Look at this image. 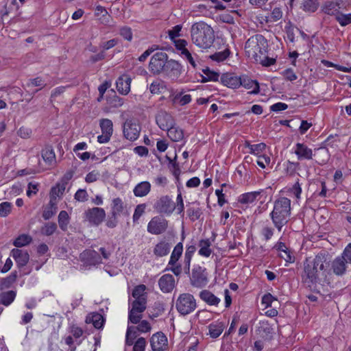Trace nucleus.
Wrapping results in <instances>:
<instances>
[{
    "instance_id": "obj_44",
    "label": "nucleus",
    "mask_w": 351,
    "mask_h": 351,
    "mask_svg": "<svg viewBox=\"0 0 351 351\" xmlns=\"http://www.w3.org/2000/svg\"><path fill=\"white\" fill-rule=\"evenodd\" d=\"M123 210V202L120 197L113 199L111 213L119 215Z\"/></svg>"
},
{
    "instance_id": "obj_32",
    "label": "nucleus",
    "mask_w": 351,
    "mask_h": 351,
    "mask_svg": "<svg viewBox=\"0 0 351 351\" xmlns=\"http://www.w3.org/2000/svg\"><path fill=\"white\" fill-rule=\"evenodd\" d=\"M165 131H167L169 138L174 142L179 141L184 137L182 130L179 127H176L175 125L169 127V128L167 129Z\"/></svg>"
},
{
    "instance_id": "obj_19",
    "label": "nucleus",
    "mask_w": 351,
    "mask_h": 351,
    "mask_svg": "<svg viewBox=\"0 0 351 351\" xmlns=\"http://www.w3.org/2000/svg\"><path fill=\"white\" fill-rule=\"evenodd\" d=\"M11 256L15 260L19 268L23 267L27 265L29 259V255L26 250L17 248L12 249Z\"/></svg>"
},
{
    "instance_id": "obj_43",
    "label": "nucleus",
    "mask_w": 351,
    "mask_h": 351,
    "mask_svg": "<svg viewBox=\"0 0 351 351\" xmlns=\"http://www.w3.org/2000/svg\"><path fill=\"white\" fill-rule=\"evenodd\" d=\"M108 104L113 108H119L123 106L124 103V100L123 98L117 96L115 93L114 92V94L112 96H109L107 98Z\"/></svg>"
},
{
    "instance_id": "obj_35",
    "label": "nucleus",
    "mask_w": 351,
    "mask_h": 351,
    "mask_svg": "<svg viewBox=\"0 0 351 351\" xmlns=\"http://www.w3.org/2000/svg\"><path fill=\"white\" fill-rule=\"evenodd\" d=\"M211 242L209 239H201L199 241V254L204 257H208L212 253L210 249Z\"/></svg>"
},
{
    "instance_id": "obj_7",
    "label": "nucleus",
    "mask_w": 351,
    "mask_h": 351,
    "mask_svg": "<svg viewBox=\"0 0 351 351\" xmlns=\"http://www.w3.org/2000/svg\"><path fill=\"white\" fill-rule=\"evenodd\" d=\"M141 127L137 120L128 119L123 125V133L124 137L130 141H134L140 134Z\"/></svg>"
},
{
    "instance_id": "obj_29",
    "label": "nucleus",
    "mask_w": 351,
    "mask_h": 351,
    "mask_svg": "<svg viewBox=\"0 0 351 351\" xmlns=\"http://www.w3.org/2000/svg\"><path fill=\"white\" fill-rule=\"evenodd\" d=\"M263 192V189L257 191L248 192L241 194L239 198L238 202L242 204H248L253 203L256 201L258 196Z\"/></svg>"
},
{
    "instance_id": "obj_25",
    "label": "nucleus",
    "mask_w": 351,
    "mask_h": 351,
    "mask_svg": "<svg viewBox=\"0 0 351 351\" xmlns=\"http://www.w3.org/2000/svg\"><path fill=\"white\" fill-rule=\"evenodd\" d=\"M195 251L196 247L195 243L186 246L183 262V270L186 274H189L190 273L191 261Z\"/></svg>"
},
{
    "instance_id": "obj_11",
    "label": "nucleus",
    "mask_w": 351,
    "mask_h": 351,
    "mask_svg": "<svg viewBox=\"0 0 351 351\" xmlns=\"http://www.w3.org/2000/svg\"><path fill=\"white\" fill-rule=\"evenodd\" d=\"M99 126L102 134L97 136V141L99 143H108L113 133V123L109 119H101L99 121Z\"/></svg>"
},
{
    "instance_id": "obj_46",
    "label": "nucleus",
    "mask_w": 351,
    "mask_h": 351,
    "mask_svg": "<svg viewBox=\"0 0 351 351\" xmlns=\"http://www.w3.org/2000/svg\"><path fill=\"white\" fill-rule=\"evenodd\" d=\"M336 20L341 26H346L351 23V14H343L337 12L335 16Z\"/></svg>"
},
{
    "instance_id": "obj_8",
    "label": "nucleus",
    "mask_w": 351,
    "mask_h": 351,
    "mask_svg": "<svg viewBox=\"0 0 351 351\" xmlns=\"http://www.w3.org/2000/svg\"><path fill=\"white\" fill-rule=\"evenodd\" d=\"M168 60V56L165 52H157L151 58L149 69L154 74L163 73Z\"/></svg>"
},
{
    "instance_id": "obj_48",
    "label": "nucleus",
    "mask_w": 351,
    "mask_h": 351,
    "mask_svg": "<svg viewBox=\"0 0 351 351\" xmlns=\"http://www.w3.org/2000/svg\"><path fill=\"white\" fill-rule=\"evenodd\" d=\"M56 207L55 204L51 200L49 203V206L45 209L43 213V217L45 220L51 219L56 213Z\"/></svg>"
},
{
    "instance_id": "obj_3",
    "label": "nucleus",
    "mask_w": 351,
    "mask_h": 351,
    "mask_svg": "<svg viewBox=\"0 0 351 351\" xmlns=\"http://www.w3.org/2000/svg\"><path fill=\"white\" fill-rule=\"evenodd\" d=\"M291 200L285 197H280L275 200L273 210L269 214L274 226L280 232L291 216Z\"/></svg>"
},
{
    "instance_id": "obj_33",
    "label": "nucleus",
    "mask_w": 351,
    "mask_h": 351,
    "mask_svg": "<svg viewBox=\"0 0 351 351\" xmlns=\"http://www.w3.org/2000/svg\"><path fill=\"white\" fill-rule=\"evenodd\" d=\"M16 296V291L10 290L0 293V304L5 306L10 305Z\"/></svg>"
},
{
    "instance_id": "obj_31",
    "label": "nucleus",
    "mask_w": 351,
    "mask_h": 351,
    "mask_svg": "<svg viewBox=\"0 0 351 351\" xmlns=\"http://www.w3.org/2000/svg\"><path fill=\"white\" fill-rule=\"evenodd\" d=\"M43 159L49 165H52L56 162V154L51 146L47 145L41 152Z\"/></svg>"
},
{
    "instance_id": "obj_37",
    "label": "nucleus",
    "mask_w": 351,
    "mask_h": 351,
    "mask_svg": "<svg viewBox=\"0 0 351 351\" xmlns=\"http://www.w3.org/2000/svg\"><path fill=\"white\" fill-rule=\"evenodd\" d=\"M318 0H302L300 8L305 12H315L319 8Z\"/></svg>"
},
{
    "instance_id": "obj_38",
    "label": "nucleus",
    "mask_w": 351,
    "mask_h": 351,
    "mask_svg": "<svg viewBox=\"0 0 351 351\" xmlns=\"http://www.w3.org/2000/svg\"><path fill=\"white\" fill-rule=\"evenodd\" d=\"M338 3L334 1H326L322 8V11L328 15H335L337 12H339L338 9L339 7L338 6Z\"/></svg>"
},
{
    "instance_id": "obj_50",
    "label": "nucleus",
    "mask_w": 351,
    "mask_h": 351,
    "mask_svg": "<svg viewBox=\"0 0 351 351\" xmlns=\"http://www.w3.org/2000/svg\"><path fill=\"white\" fill-rule=\"evenodd\" d=\"M230 51L229 49H226L225 50L219 52H217L212 56H210V58L213 60H215L217 62H221L225 60L229 56Z\"/></svg>"
},
{
    "instance_id": "obj_2",
    "label": "nucleus",
    "mask_w": 351,
    "mask_h": 351,
    "mask_svg": "<svg viewBox=\"0 0 351 351\" xmlns=\"http://www.w3.org/2000/svg\"><path fill=\"white\" fill-rule=\"evenodd\" d=\"M191 37L193 44L202 49L210 48L215 40L213 29L204 21H199L192 25Z\"/></svg>"
},
{
    "instance_id": "obj_60",
    "label": "nucleus",
    "mask_w": 351,
    "mask_h": 351,
    "mask_svg": "<svg viewBox=\"0 0 351 351\" xmlns=\"http://www.w3.org/2000/svg\"><path fill=\"white\" fill-rule=\"evenodd\" d=\"M282 76L287 81L293 82L298 77L296 74L294 73L293 70L291 68L287 69L282 72Z\"/></svg>"
},
{
    "instance_id": "obj_47",
    "label": "nucleus",
    "mask_w": 351,
    "mask_h": 351,
    "mask_svg": "<svg viewBox=\"0 0 351 351\" xmlns=\"http://www.w3.org/2000/svg\"><path fill=\"white\" fill-rule=\"evenodd\" d=\"M145 289L146 287L144 285H140L135 287L132 291V296L135 298V300L146 299L144 297Z\"/></svg>"
},
{
    "instance_id": "obj_61",
    "label": "nucleus",
    "mask_w": 351,
    "mask_h": 351,
    "mask_svg": "<svg viewBox=\"0 0 351 351\" xmlns=\"http://www.w3.org/2000/svg\"><path fill=\"white\" fill-rule=\"evenodd\" d=\"M274 229L272 227L266 226L261 230V234L265 241H269L274 235Z\"/></svg>"
},
{
    "instance_id": "obj_42",
    "label": "nucleus",
    "mask_w": 351,
    "mask_h": 351,
    "mask_svg": "<svg viewBox=\"0 0 351 351\" xmlns=\"http://www.w3.org/2000/svg\"><path fill=\"white\" fill-rule=\"evenodd\" d=\"M146 299L135 300L132 304V308L130 310L138 313H142L146 309Z\"/></svg>"
},
{
    "instance_id": "obj_64",
    "label": "nucleus",
    "mask_w": 351,
    "mask_h": 351,
    "mask_svg": "<svg viewBox=\"0 0 351 351\" xmlns=\"http://www.w3.org/2000/svg\"><path fill=\"white\" fill-rule=\"evenodd\" d=\"M341 256H343L344 259L351 264V243L346 245Z\"/></svg>"
},
{
    "instance_id": "obj_18",
    "label": "nucleus",
    "mask_w": 351,
    "mask_h": 351,
    "mask_svg": "<svg viewBox=\"0 0 351 351\" xmlns=\"http://www.w3.org/2000/svg\"><path fill=\"white\" fill-rule=\"evenodd\" d=\"M257 331L263 338L267 340H271L275 334L274 326L267 320L259 322Z\"/></svg>"
},
{
    "instance_id": "obj_56",
    "label": "nucleus",
    "mask_w": 351,
    "mask_h": 351,
    "mask_svg": "<svg viewBox=\"0 0 351 351\" xmlns=\"http://www.w3.org/2000/svg\"><path fill=\"white\" fill-rule=\"evenodd\" d=\"M202 72L210 80L211 82H217L219 77V73L210 70V68L206 67L202 70Z\"/></svg>"
},
{
    "instance_id": "obj_40",
    "label": "nucleus",
    "mask_w": 351,
    "mask_h": 351,
    "mask_svg": "<svg viewBox=\"0 0 351 351\" xmlns=\"http://www.w3.org/2000/svg\"><path fill=\"white\" fill-rule=\"evenodd\" d=\"M32 238L27 234L19 235L13 242V245L16 247H21L29 244Z\"/></svg>"
},
{
    "instance_id": "obj_10",
    "label": "nucleus",
    "mask_w": 351,
    "mask_h": 351,
    "mask_svg": "<svg viewBox=\"0 0 351 351\" xmlns=\"http://www.w3.org/2000/svg\"><path fill=\"white\" fill-rule=\"evenodd\" d=\"M168 221L161 216L153 217L147 224V232L155 235L160 234L166 231Z\"/></svg>"
},
{
    "instance_id": "obj_1",
    "label": "nucleus",
    "mask_w": 351,
    "mask_h": 351,
    "mask_svg": "<svg viewBox=\"0 0 351 351\" xmlns=\"http://www.w3.org/2000/svg\"><path fill=\"white\" fill-rule=\"evenodd\" d=\"M331 256L327 251L322 250L314 258H306L301 274L302 281L307 287L325 282L330 275Z\"/></svg>"
},
{
    "instance_id": "obj_27",
    "label": "nucleus",
    "mask_w": 351,
    "mask_h": 351,
    "mask_svg": "<svg viewBox=\"0 0 351 351\" xmlns=\"http://www.w3.org/2000/svg\"><path fill=\"white\" fill-rule=\"evenodd\" d=\"M171 250V244L165 240L158 242L154 247V254L158 257L167 255Z\"/></svg>"
},
{
    "instance_id": "obj_5",
    "label": "nucleus",
    "mask_w": 351,
    "mask_h": 351,
    "mask_svg": "<svg viewBox=\"0 0 351 351\" xmlns=\"http://www.w3.org/2000/svg\"><path fill=\"white\" fill-rule=\"evenodd\" d=\"M176 307L180 315H186L195 310L196 300L194 296L190 293H182L176 300Z\"/></svg>"
},
{
    "instance_id": "obj_21",
    "label": "nucleus",
    "mask_w": 351,
    "mask_h": 351,
    "mask_svg": "<svg viewBox=\"0 0 351 351\" xmlns=\"http://www.w3.org/2000/svg\"><path fill=\"white\" fill-rule=\"evenodd\" d=\"M131 81V77L128 75H123L118 77L116 81V86L120 94L126 95L129 93Z\"/></svg>"
},
{
    "instance_id": "obj_16",
    "label": "nucleus",
    "mask_w": 351,
    "mask_h": 351,
    "mask_svg": "<svg viewBox=\"0 0 351 351\" xmlns=\"http://www.w3.org/2000/svg\"><path fill=\"white\" fill-rule=\"evenodd\" d=\"M182 66L174 60H167L163 73L169 76L172 80L177 79L182 73Z\"/></svg>"
},
{
    "instance_id": "obj_36",
    "label": "nucleus",
    "mask_w": 351,
    "mask_h": 351,
    "mask_svg": "<svg viewBox=\"0 0 351 351\" xmlns=\"http://www.w3.org/2000/svg\"><path fill=\"white\" fill-rule=\"evenodd\" d=\"M183 252V245L179 242L173 248L169 261V265H175L178 261Z\"/></svg>"
},
{
    "instance_id": "obj_58",
    "label": "nucleus",
    "mask_w": 351,
    "mask_h": 351,
    "mask_svg": "<svg viewBox=\"0 0 351 351\" xmlns=\"http://www.w3.org/2000/svg\"><path fill=\"white\" fill-rule=\"evenodd\" d=\"M182 28V25H176L171 29L168 30V34L171 40H175L177 37L180 36V32Z\"/></svg>"
},
{
    "instance_id": "obj_41",
    "label": "nucleus",
    "mask_w": 351,
    "mask_h": 351,
    "mask_svg": "<svg viewBox=\"0 0 351 351\" xmlns=\"http://www.w3.org/2000/svg\"><path fill=\"white\" fill-rule=\"evenodd\" d=\"M57 230V225L54 222H48L45 223V225L40 229V233L45 236H51L52 235L56 230Z\"/></svg>"
},
{
    "instance_id": "obj_24",
    "label": "nucleus",
    "mask_w": 351,
    "mask_h": 351,
    "mask_svg": "<svg viewBox=\"0 0 351 351\" xmlns=\"http://www.w3.org/2000/svg\"><path fill=\"white\" fill-rule=\"evenodd\" d=\"M241 78V86H243L247 89H250L252 88H254L252 90L250 91L248 93L252 95H256L260 92L259 84L256 80H253L250 78L247 75H243L240 76Z\"/></svg>"
},
{
    "instance_id": "obj_20",
    "label": "nucleus",
    "mask_w": 351,
    "mask_h": 351,
    "mask_svg": "<svg viewBox=\"0 0 351 351\" xmlns=\"http://www.w3.org/2000/svg\"><path fill=\"white\" fill-rule=\"evenodd\" d=\"M158 285L163 293H169L175 287V279L171 274H164L158 280Z\"/></svg>"
},
{
    "instance_id": "obj_51",
    "label": "nucleus",
    "mask_w": 351,
    "mask_h": 351,
    "mask_svg": "<svg viewBox=\"0 0 351 351\" xmlns=\"http://www.w3.org/2000/svg\"><path fill=\"white\" fill-rule=\"evenodd\" d=\"M95 16H99V15H101V16L104 18L102 23H107L109 22V18L110 17L108 14L106 9L101 6V5H97L95 8Z\"/></svg>"
},
{
    "instance_id": "obj_22",
    "label": "nucleus",
    "mask_w": 351,
    "mask_h": 351,
    "mask_svg": "<svg viewBox=\"0 0 351 351\" xmlns=\"http://www.w3.org/2000/svg\"><path fill=\"white\" fill-rule=\"evenodd\" d=\"M294 153L300 160H311L313 158V150L304 143H296Z\"/></svg>"
},
{
    "instance_id": "obj_39",
    "label": "nucleus",
    "mask_w": 351,
    "mask_h": 351,
    "mask_svg": "<svg viewBox=\"0 0 351 351\" xmlns=\"http://www.w3.org/2000/svg\"><path fill=\"white\" fill-rule=\"evenodd\" d=\"M17 278V271H12L10 275L1 280L0 285L1 289H5L10 288L12 285L16 281Z\"/></svg>"
},
{
    "instance_id": "obj_59",
    "label": "nucleus",
    "mask_w": 351,
    "mask_h": 351,
    "mask_svg": "<svg viewBox=\"0 0 351 351\" xmlns=\"http://www.w3.org/2000/svg\"><path fill=\"white\" fill-rule=\"evenodd\" d=\"M146 205L145 204L136 206L133 215V221H137L141 216L144 213Z\"/></svg>"
},
{
    "instance_id": "obj_52",
    "label": "nucleus",
    "mask_w": 351,
    "mask_h": 351,
    "mask_svg": "<svg viewBox=\"0 0 351 351\" xmlns=\"http://www.w3.org/2000/svg\"><path fill=\"white\" fill-rule=\"evenodd\" d=\"M119 34L126 40L131 42L133 38L132 29L128 26H123L119 29Z\"/></svg>"
},
{
    "instance_id": "obj_12",
    "label": "nucleus",
    "mask_w": 351,
    "mask_h": 351,
    "mask_svg": "<svg viewBox=\"0 0 351 351\" xmlns=\"http://www.w3.org/2000/svg\"><path fill=\"white\" fill-rule=\"evenodd\" d=\"M86 219L93 225L99 226L106 217V212L104 208L94 207L88 209L85 213Z\"/></svg>"
},
{
    "instance_id": "obj_14",
    "label": "nucleus",
    "mask_w": 351,
    "mask_h": 351,
    "mask_svg": "<svg viewBox=\"0 0 351 351\" xmlns=\"http://www.w3.org/2000/svg\"><path fill=\"white\" fill-rule=\"evenodd\" d=\"M349 264L343 256H338L333 261L331 260L330 273L332 271L337 276H342L346 274Z\"/></svg>"
},
{
    "instance_id": "obj_17",
    "label": "nucleus",
    "mask_w": 351,
    "mask_h": 351,
    "mask_svg": "<svg viewBox=\"0 0 351 351\" xmlns=\"http://www.w3.org/2000/svg\"><path fill=\"white\" fill-rule=\"evenodd\" d=\"M156 121L158 127L165 131L175 125V120L173 117L165 110L158 112L156 116Z\"/></svg>"
},
{
    "instance_id": "obj_54",
    "label": "nucleus",
    "mask_w": 351,
    "mask_h": 351,
    "mask_svg": "<svg viewBox=\"0 0 351 351\" xmlns=\"http://www.w3.org/2000/svg\"><path fill=\"white\" fill-rule=\"evenodd\" d=\"M12 204L8 202H3L0 204V217H5L11 212Z\"/></svg>"
},
{
    "instance_id": "obj_30",
    "label": "nucleus",
    "mask_w": 351,
    "mask_h": 351,
    "mask_svg": "<svg viewBox=\"0 0 351 351\" xmlns=\"http://www.w3.org/2000/svg\"><path fill=\"white\" fill-rule=\"evenodd\" d=\"M200 298L209 305L217 306L220 302V299L208 290H203L199 293Z\"/></svg>"
},
{
    "instance_id": "obj_55",
    "label": "nucleus",
    "mask_w": 351,
    "mask_h": 351,
    "mask_svg": "<svg viewBox=\"0 0 351 351\" xmlns=\"http://www.w3.org/2000/svg\"><path fill=\"white\" fill-rule=\"evenodd\" d=\"M191 101V96L190 95H184L183 96L181 94H177L174 96L173 99V103L179 101L181 106H184L188 104Z\"/></svg>"
},
{
    "instance_id": "obj_34",
    "label": "nucleus",
    "mask_w": 351,
    "mask_h": 351,
    "mask_svg": "<svg viewBox=\"0 0 351 351\" xmlns=\"http://www.w3.org/2000/svg\"><path fill=\"white\" fill-rule=\"evenodd\" d=\"M224 328L225 324L223 322L211 323L208 326L209 335L213 339L217 338Z\"/></svg>"
},
{
    "instance_id": "obj_13",
    "label": "nucleus",
    "mask_w": 351,
    "mask_h": 351,
    "mask_svg": "<svg viewBox=\"0 0 351 351\" xmlns=\"http://www.w3.org/2000/svg\"><path fill=\"white\" fill-rule=\"evenodd\" d=\"M80 261L86 266H95L101 263V258L97 252L85 250L80 254Z\"/></svg>"
},
{
    "instance_id": "obj_28",
    "label": "nucleus",
    "mask_w": 351,
    "mask_h": 351,
    "mask_svg": "<svg viewBox=\"0 0 351 351\" xmlns=\"http://www.w3.org/2000/svg\"><path fill=\"white\" fill-rule=\"evenodd\" d=\"M151 191V184L147 181H143L137 184L133 189L136 197H142L147 195Z\"/></svg>"
},
{
    "instance_id": "obj_26",
    "label": "nucleus",
    "mask_w": 351,
    "mask_h": 351,
    "mask_svg": "<svg viewBox=\"0 0 351 351\" xmlns=\"http://www.w3.org/2000/svg\"><path fill=\"white\" fill-rule=\"evenodd\" d=\"M85 322L86 324H93L97 329H101L104 326L105 319L100 313L95 312L89 313L86 316Z\"/></svg>"
},
{
    "instance_id": "obj_53",
    "label": "nucleus",
    "mask_w": 351,
    "mask_h": 351,
    "mask_svg": "<svg viewBox=\"0 0 351 351\" xmlns=\"http://www.w3.org/2000/svg\"><path fill=\"white\" fill-rule=\"evenodd\" d=\"M176 209L177 211V214L184 216V201L182 196L181 192H180L176 197Z\"/></svg>"
},
{
    "instance_id": "obj_62",
    "label": "nucleus",
    "mask_w": 351,
    "mask_h": 351,
    "mask_svg": "<svg viewBox=\"0 0 351 351\" xmlns=\"http://www.w3.org/2000/svg\"><path fill=\"white\" fill-rule=\"evenodd\" d=\"M145 339L143 337H140L134 343L132 351H145Z\"/></svg>"
},
{
    "instance_id": "obj_49",
    "label": "nucleus",
    "mask_w": 351,
    "mask_h": 351,
    "mask_svg": "<svg viewBox=\"0 0 351 351\" xmlns=\"http://www.w3.org/2000/svg\"><path fill=\"white\" fill-rule=\"evenodd\" d=\"M186 213L189 219L192 221H195L200 218L202 212L199 208H195L193 207H190L187 209Z\"/></svg>"
},
{
    "instance_id": "obj_63",
    "label": "nucleus",
    "mask_w": 351,
    "mask_h": 351,
    "mask_svg": "<svg viewBox=\"0 0 351 351\" xmlns=\"http://www.w3.org/2000/svg\"><path fill=\"white\" fill-rule=\"evenodd\" d=\"M141 318H142L141 313H138L132 310L129 311L128 319H129V322H130L131 323H132L134 324H138L140 322Z\"/></svg>"
},
{
    "instance_id": "obj_45",
    "label": "nucleus",
    "mask_w": 351,
    "mask_h": 351,
    "mask_svg": "<svg viewBox=\"0 0 351 351\" xmlns=\"http://www.w3.org/2000/svg\"><path fill=\"white\" fill-rule=\"evenodd\" d=\"M69 223V215L66 211L61 210L58 215V224L62 230H66Z\"/></svg>"
},
{
    "instance_id": "obj_4",
    "label": "nucleus",
    "mask_w": 351,
    "mask_h": 351,
    "mask_svg": "<svg viewBox=\"0 0 351 351\" xmlns=\"http://www.w3.org/2000/svg\"><path fill=\"white\" fill-rule=\"evenodd\" d=\"M267 45V40L263 35L256 34L251 36L245 44V52L248 56H252L256 62H258V57L265 55V47Z\"/></svg>"
},
{
    "instance_id": "obj_23",
    "label": "nucleus",
    "mask_w": 351,
    "mask_h": 351,
    "mask_svg": "<svg viewBox=\"0 0 351 351\" xmlns=\"http://www.w3.org/2000/svg\"><path fill=\"white\" fill-rule=\"evenodd\" d=\"M221 82L224 86L231 88H237L241 86V78L240 76H236L233 73H223L221 76Z\"/></svg>"
},
{
    "instance_id": "obj_15",
    "label": "nucleus",
    "mask_w": 351,
    "mask_h": 351,
    "mask_svg": "<svg viewBox=\"0 0 351 351\" xmlns=\"http://www.w3.org/2000/svg\"><path fill=\"white\" fill-rule=\"evenodd\" d=\"M150 344L153 351H165L168 346L167 338L163 332H156L151 337Z\"/></svg>"
},
{
    "instance_id": "obj_9",
    "label": "nucleus",
    "mask_w": 351,
    "mask_h": 351,
    "mask_svg": "<svg viewBox=\"0 0 351 351\" xmlns=\"http://www.w3.org/2000/svg\"><path fill=\"white\" fill-rule=\"evenodd\" d=\"M192 286L197 288L204 287L208 283L207 273L206 269L199 265L192 269V274L190 278Z\"/></svg>"
},
{
    "instance_id": "obj_57",
    "label": "nucleus",
    "mask_w": 351,
    "mask_h": 351,
    "mask_svg": "<svg viewBox=\"0 0 351 351\" xmlns=\"http://www.w3.org/2000/svg\"><path fill=\"white\" fill-rule=\"evenodd\" d=\"M119 43L118 38H112L108 41L100 43V47L105 52V51L109 50L116 46Z\"/></svg>"
},
{
    "instance_id": "obj_6",
    "label": "nucleus",
    "mask_w": 351,
    "mask_h": 351,
    "mask_svg": "<svg viewBox=\"0 0 351 351\" xmlns=\"http://www.w3.org/2000/svg\"><path fill=\"white\" fill-rule=\"evenodd\" d=\"M154 208L158 213L169 216L176 210V204L169 195H162L156 201Z\"/></svg>"
}]
</instances>
